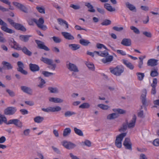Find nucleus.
Wrapping results in <instances>:
<instances>
[{
  "label": "nucleus",
  "instance_id": "obj_1",
  "mask_svg": "<svg viewBox=\"0 0 159 159\" xmlns=\"http://www.w3.org/2000/svg\"><path fill=\"white\" fill-rule=\"evenodd\" d=\"M110 72L116 76H120L124 71V68L122 65H118L115 67L109 68Z\"/></svg>",
  "mask_w": 159,
  "mask_h": 159
},
{
  "label": "nucleus",
  "instance_id": "obj_2",
  "mask_svg": "<svg viewBox=\"0 0 159 159\" xmlns=\"http://www.w3.org/2000/svg\"><path fill=\"white\" fill-rule=\"evenodd\" d=\"M101 56L104 57L102 59V62L104 63H110L112 61L113 58V56L109 55L108 52L106 51H101Z\"/></svg>",
  "mask_w": 159,
  "mask_h": 159
},
{
  "label": "nucleus",
  "instance_id": "obj_3",
  "mask_svg": "<svg viewBox=\"0 0 159 159\" xmlns=\"http://www.w3.org/2000/svg\"><path fill=\"white\" fill-rule=\"evenodd\" d=\"M40 60L45 63L49 65L48 66V68L52 70H55L56 65L55 64L53 63V61L52 59L42 57L41 58Z\"/></svg>",
  "mask_w": 159,
  "mask_h": 159
},
{
  "label": "nucleus",
  "instance_id": "obj_4",
  "mask_svg": "<svg viewBox=\"0 0 159 159\" xmlns=\"http://www.w3.org/2000/svg\"><path fill=\"white\" fill-rule=\"evenodd\" d=\"M33 21L36 24L39 28L42 30H45L47 29V26L43 25L44 23V20L43 18H40L38 20L34 18L33 19Z\"/></svg>",
  "mask_w": 159,
  "mask_h": 159
},
{
  "label": "nucleus",
  "instance_id": "obj_5",
  "mask_svg": "<svg viewBox=\"0 0 159 159\" xmlns=\"http://www.w3.org/2000/svg\"><path fill=\"white\" fill-rule=\"evenodd\" d=\"M127 134L126 133H123L120 134L116 138L115 141V145L117 147L120 148L121 147V142L123 138Z\"/></svg>",
  "mask_w": 159,
  "mask_h": 159
},
{
  "label": "nucleus",
  "instance_id": "obj_6",
  "mask_svg": "<svg viewBox=\"0 0 159 159\" xmlns=\"http://www.w3.org/2000/svg\"><path fill=\"white\" fill-rule=\"evenodd\" d=\"M0 25H2L1 29L4 31L9 34H12L14 33V31L13 30L7 27V24L0 18Z\"/></svg>",
  "mask_w": 159,
  "mask_h": 159
},
{
  "label": "nucleus",
  "instance_id": "obj_7",
  "mask_svg": "<svg viewBox=\"0 0 159 159\" xmlns=\"http://www.w3.org/2000/svg\"><path fill=\"white\" fill-rule=\"evenodd\" d=\"M17 109L16 107H8L6 108L4 111V114L7 115H12L15 114Z\"/></svg>",
  "mask_w": 159,
  "mask_h": 159
},
{
  "label": "nucleus",
  "instance_id": "obj_8",
  "mask_svg": "<svg viewBox=\"0 0 159 159\" xmlns=\"http://www.w3.org/2000/svg\"><path fill=\"white\" fill-rule=\"evenodd\" d=\"M62 145L66 148L70 150L73 149L76 146V145L70 142L64 141L61 143Z\"/></svg>",
  "mask_w": 159,
  "mask_h": 159
},
{
  "label": "nucleus",
  "instance_id": "obj_9",
  "mask_svg": "<svg viewBox=\"0 0 159 159\" xmlns=\"http://www.w3.org/2000/svg\"><path fill=\"white\" fill-rule=\"evenodd\" d=\"M7 124H14L19 128H21L23 126L22 123L17 119H13L9 120Z\"/></svg>",
  "mask_w": 159,
  "mask_h": 159
},
{
  "label": "nucleus",
  "instance_id": "obj_10",
  "mask_svg": "<svg viewBox=\"0 0 159 159\" xmlns=\"http://www.w3.org/2000/svg\"><path fill=\"white\" fill-rule=\"evenodd\" d=\"M17 65L18 66V68H17L18 71L20 72L22 74L26 75L28 74L27 72L24 70V66L23 62L21 61H18L17 62Z\"/></svg>",
  "mask_w": 159,
  "mask_h": 159
},
{
  "label": "nucleus",
  "instance_id": "obj_11",
  "mask_svg": "<svg viewBox=\"0 0 159 159\" xmlns=\"http://www.w3.org/2000/svg\"><path fill=\"white\" fill-rule=\"evenodd\" d=\"M13 4L20 10L25 13H27V8L23 5L17 2H13Z\"/></svg>",
  "mask_w": 159,
  "mask_h": 159
},
{
  "label": "nucleus",
  "instance_id": "obj_12",
  "mask_svg": "<svg viewBox=\"0 0 159 159\" xmlns=\"http://www.w3.org/2000/svg\"><path fill=\"white\" fill-rule=\"evenodd\" d=\"M157 79L156 78L153 79L152 83L151 86L152 87L151 90V94L153 95H155L156 93V87L157 86Z\"/></svg>",
  "mask_w": 159,
  "mask_h": 159
},
{
  "label": "nucleus",
  "instance_id": "obj_13",
  "mask_svg": "<svg viewBox=\"0 0 159 159\" xmlns=\"http://www.w3.org/2000/svg\"><path fill=\"white\" fill-rule=\"evenodd\" d=\"M123 144L126 149L130 150L132 149V144L129 138H125Z\"/></svg>",
  "mask_w": 159,
  "mask_h": 159
},
{
  "label": "nucleus",
  "instance_id": "obj_14",
  "mask_svg": "<svg viewBox=\"0 0 159 159\" xmlns=\"http://www.w3.org/2000/svg\"><path fill=\"white\" fill-rule=\"evenodd\" d=\"M67 67L68 69L70 71L74 72H78L79 71V70L76 66L72 63H69L67 64Z\"/></svg>",
  "mask_w": 159,
  "mask_h": 159
},
{
  "label": "nucleus",
  "instance_id": "obj_15",
  "mask_svg": "<svg viewBox=\"0 0 159 159\" xmlns=\"http://www.w3.org/2000/svg\"><path fill=\"white\" fill-rule=\"evenodd\" d=\"M136 116L135 115H133L132 120L129 123H128V127L129 129L132 128L134 127L136 121Z\"/></svg>",
  "mask_w": 159,
  "mask_h": 159
},
{
  "label": "nucleus",
  "instance_id": "obj_16",
  "mask_svg": "<svg viewBox=\"0 0 159 159\" xmlns=\"http://www.w3.org/2000/svg\"><path fill=\"white\" fill-rule=\"evenodd\" d=\"M21 89L24 92L31 94L32 93V90L30 87L26 86H22L20 87Z\"/></svg>",
  "mask_w": 159,
  "mask_h": 159
},
{
  "label": "nucleus",
  "instance_id": "obj_17",
  "mask_svg": "<svg viewBox=\"0 0 159 159\" xmlns=\"http://www.w3.org/2000/svg\"><path fill=\"white\" fill-rule=\"evenodd\" d=\"M35 42L37 44L38 47L40 49H43L46 51H48L49 49L48 47L45 46L42 42L38 40H35Z\"/></svg>",
  "mask_w": 159,
  "mask_h": 159
},
{
  "label": "nucleus",
  "instance_id": "obj_18",
  "mask_svg": "<svg viewBox=\"0 0 159 159\" xmlns=\"http://www.w3.org/2000/svg\"><path fill=\"white\" fill-rule=\"evenodd\" d=\"M122 45L126 46H130L131 44V41L129 39H124L121 42Z\"/></svg>",
  "mask_w": 159,
  "mask_h": 159
},
{
  "label": "nucleus",
  "instance_id": "obj_19",
  "mask_svg": "<svg viewBox=\"0 0 159 159\" xmlns=\"http://www.w3.org/2000/svg\"><path fill=\"white\" fill-rule=\"evenodd\" d=\"M61 34L67 39L73 40L74 38L70 33L67 32H62Z\"/></svg>",
  "mask_w": 159,
  "mask_h": 159
},
{
  "label": "nucleus",
  "instance_id": "obj_20",
  "mask_svg": "<svg viewBox=\"0 0 159 159\" xmlns=\"http://www.w3.org/2000/svg\"><path fill=\"white\" fill-rule=\"evenodd\" d=\"M125 4L126 7L128 8L130 11L135 12L136 11V8L133 5L131 4L129 2H126Z\"/></svg>",
  "mask_w": 159,
  "mask_h": 159
},
{
  "label": "nucleus",
  "instance_id": "obj_21",
  "mask_svg": "<svg viewBox=\"0 0 159 159\" xmlns=\"http://www.w3.org/2000/svg\"><path fill=\"white\" fill-rule=\"evenodd\" d=\"M29 67L30 70L32 72L37 71L39 70V66L35 64H30Z\"/></svg>",
  "mask_w": 159,
  "mask_h": 159
},
{
  "label": "nucleus",
  "instance_id": "obj_22",
  "mask_svg": "<svg viewBox=\"0 0 159 159\" xmlns=\"http://www.w3.org/2000/svg\"><path fill=\"white\" fill-rule=\"evenodd\" d=\"M158 60L155 59H151L149 60L147 62V65L148 66H153L157 65Z\"/></svg>",
  "mask_w": 159,
  "mask_h": 159
},
{
  "label": "nucleus",
  "instance_id": "obj_23",
  "mask_svg": "<svg viewBox=\"0 0 159 159\" xmlns=\"http://www.w3.org/2000/svg\"><path fill=\"white\" fill-rule=\"evenodd\" d=\"M122 61L123 63L127 67L131 70L134 69V66L130 62L128 61L125 59H123Z\"/></svg>",
  "mask_w": 159,
  "mask_h": 159
},
{
  "label": "nucleus",
  "instance_id": "obj_24",
  "mask_svg": "<svg viewBox=\"0 0 159 159\" xmlns=\"http://www.w3.org/2000/svg\"><path fill=\"white\" fill-rule=\"evenodd\" d=\"M13 27H14L16 29L23 31L25 32L26 30L25 27L20 24L16 23L15 25H14Z\"/></svg>",
  "mask_w": 159,
  "mask_h": 159
},
{
  "label": "nucleus",
  "instance_id": "obj_25",
  "mask_svg": "<svg viewBox=\"0 0 159 159\" xmlns=\"http://www.w3.org/2000/svg\"><path fill=\"white\" fill-rule=\"evenodd\" d=\"M2 64L3 65V67L6 69L9 70L13 68V66L8 62L3 61L2 62Z\"/></svg>",
  "mask_w": 159,
  "mask_h": 159
},
{
  "label": "nucleus",
  "instance_id": "obj_26",
  "mask_svg": "<svg viewBox=\"0 0 159 159\" xmlns=\"http://www.w3.org/2000/svg\"><path fill=\"white\" fill-rule=\"evenodd\" d=\"M158 71V68L157 67L152 69L150 73V75L153 77L157 76L159 75Z\"/></svg>",
  "mask_w": 159,
  "mask_h": 159
},
{
  "label": "nucleus",
  "instance_id": "obj_27",
  "mask_svg": "<svg viewBox=\"0 0 159 159\" xmlns=\"http://www.w3.org/2000/svg\"><path fill=\"white\" fill-rule=\"evenodd\" d=\"M31 37L30 35H20L19 36L20 39L24 42H26L29 40V38Z\"/></svg>",
  "mask_w": 159,
  "mask_h": 159
},
{
  "label": "nucleus",
  "instance_id": "obj_28",
  "mask_svg": "<svg viewBox=\"0 0 159 159\" xmlns=\"http://www.w3.org/2000/svg\"><path fill=\"white\" fill-rule=\"evenodd\" d=\"M104 7L107 11L110 12L114 11H115V9L114 8H113L110 4L109 3H105L104 4Z\"/></svg>",
  "mask_w": 159,
  "mask_h": 159
},
{
  "label": "nucleus",
  "instance_id": "obj_29",
  "mask_svg": "<svg viewBox=\"0 0 159 159\" xmlns=\"http://www.w3.org/2000/svg\"><path fill=\"white\" fill-rule=\"evenodd\" d=\"M85 5L89 9L88 11L91 12H94L95 11V10L93 8V6L89 2L85 3Z\"/></svg>",
  "mask_w": 159,
  "mask_h": 159
},
{
  "label": "nucleus",
  "instance_id": "obj_30",
  "mask_svg": "<svg viewBox=\"0 0 159 159\" xmlns=\"http://www.w3.org/2000/svg\"><path fill=\"white\" fill-rule=\"evenodd\" d=\"M20 50H21L24 53L29 56H31L32 54V52L29 50L25 47H24L23 48H21Z\"/></svg>",
  "mask_w": 159,
  "mask_h": 159
},
{
  "label": "nucleus",
  "instance_id": "obj_31",
  "mask_svg": "<svg viewBox=\"0 0 159 159\" xmlns=\"http://www.w3.org/2000/svg\"><path fill=\"white\" fill-rule=\"evenodd\" d=\"M38 79L40 81L39 84L38 85V86L40 88H43L45 86L44 84L46 83L45 81L41 77H39Z\"/></svg>",
  "mask_w": 159,
  "mask_h": 159
},
{
  "label": "nucleus",
  "instance_id": "obj_32",
  "mask_svg": "<svg viewBox=\"0 0 159 159\" xmlns=\"http://www.w3.org/2000/svg\"><path fill=\"white\" fill-rule=\"evenodd\" d=\"M118 115L116 113H112L108 115L107 117V119L109 120H113L117 118Z\"/></svg>",
  "mask_w": 159,
  "mask_h": 159
},
{
  "label": "nucleus",
  "instance_id": "obj_33",
  "mask_svg": "<svg viewBox=\"0 0 159 159\" xmlns=\"http://www.w3.org/2000/svg\"><path fill=\"white\" fill-rule=\"evenodd\" d=\"M80 43L82 45L84 46H88L90 42L88 40L81 39L79 41Z\"/></svg>",
  "mask_w": 159,
  "mask_h": 159
},
{
  "label": "nucleus",
  "instance_id": "obj_34",
  "mask_svg": "<svg viewBox=\"0 0 159 159\" xmlns=\"http://www.w3.org/2000/svg\"><path fill=\"white\" fill-rule=\"evenodd\" d=\"M43 117L40 116H37L34 118V121L37 123H41L44 120Z\"/></svg>",
  "mask_w": 159,
  "mask_h": 159
},
{
  "label": "nucleus",
  "instance_id": "obj_35",
  "mask_svg": "<svg viewBox=\"0 0 159 159\" xmlns=\"http://www.w3.org/2000/svg\"><path fill=\"white\" fill-rule=\"evenodd\" d=\"M146 93L147 92L145 90V92H144V93H143L141 96L142 102L143 105L144 106H145L147 103L146 99Z\"/></svg>",
  "mask_w": 159,
  "mask_h": 159
},
{
  "label": "nucleus",
  "instance_id": "obj_36",
  "mask_svg": "<svg viewBox=\"0 0 159 159\" xmlns=\"http://www.w3.org/2000/svg\"><path fill=\"white\" fill-rule=\"evenodd\" d=\"M69 46L72 50H77L80 47V46L79 45L75 44H69Z\"/></svg>",
  "mask_w": 159,
  "mask_h": 159
},
{
  "label": "nucleus",
  "instance_id": "obj_37",
  "mask_svg": "<svg viewBox=\"0 0 159 159\" xmlns=\"http://www.w3.org/2000/svg\"><path fill=\"white\" fill-rule=\"evenodd\" d=\"M112 110L114 112L118 113L120 114H123L126 113V111L125 110L121 109H113Z\"/></svg>",
  "mask_w": 159,
  "mask_h": 159
},
{
  "label": "nucleus",
  "instance_id": "obj_38",
  "mask_svg": "<svg viewBox=\"0 0 159 159\" xmlns=\"http://www.w3.org/2000/svg\"><path fill=\"white\" fill-rule=\"evenodd\" d=\"M136 75L137 76L138 80L140 81L143 80L145 76L144 74L143 73L137 72Z\"/></svg>",
  "mask_w": 159,
  "mask_h": 159
},
{
  "label": "nucleus",
  "instance_id": "obj_39",
  "mask_svg": "<svg viewBox=\"0 0 159 159\" xmlns=\"http://www.w3.org/2000/svg\"><path fill=\"white\" fill-rule=\"evenodd\" d=\"M3 122L7 124V119L6 117L0 113V125L2 124Z\"/></svg>",
  "mask_w": 159,
  "mask_h": 159
},
{
  "label": "nucleus",
  "instance_id": "obj_40",
  "mask_svg": "<svg viewBox=\"0 0 159 159\" xmlns=\"http://www.w3.org/2000/svg\"><path fill=\"white\" fill-rule=\"evenodd\" d=\"M71 130L70 128H67L65 129L63 132V136L64 137L66 136L69 135L71 133Z\"/></svg>",
  "mask_w": 159,
  "mask_h": 159
},
{
  "label": "nucleus",
  "instance_id": "obj_41",
  "mask_svg": "<svg viewBox=\"0 0 159 159\" xmlns=\"http://www.w3.org/2000/svg\"><path fill=\"white\" fill-rule=\"evenodd\" d=\"M128 122L125 124H123L122 126L119 129V131L120 132H124L127 129Z\"/></svg>",
  "mask_w": 159,
  "mask_h": 159
},
{
  "label": "nucleus",
  "instance_id": "obj_42",
  "mask_svg": "<svg viewBox=\"0 0 159 159\" xmlns=\"http://www.w3.org/2000/svg\"><path fill=\"white\" fill-rule=\"evenodd\" d=\"M146 57L145 56H143L142 57H139L140 61L139 62L138 67L139 68H141L142 67L143 64V61L144 59Z\"/></svg>",
  "mask_w": 159,
  "mask_h": 159
},
{
  "label": "nucleus",
  "instance_id": "obj_43",
  "mask_svg": "<svg viewBox=\"0 0 159 159\" xmlns=\"http://www.w3.org/2000/svg\"><path fill=\"white\" fill-rule=\"evenodd\" d=\"M74 131L75 133L77 134L80 136H83L84 134L82 131L76 127L74 128Z\"/></svg>",
  "mask_w": 159,
  "mask_h": 159
},
{
  "label": "nucleus",
  "instance_id": "obj_44",
  "mask_svg": "<svg viewBox=\"0 0 159 159\" xmlns=\"http://www.w3.org/2000/svg\"><path fill=\"white\" fill-rule=\"evenodd\" d=\"M11 48L17 50H20L21 49V47L16 42H14L13 44L11 46Z\"/></svg>",
  "mask_w": 159,
  "mask_h": 159
},
{
  "label": "nucleus",
  "instance_id": "obj_45",
  "mask_svg": "<svg viewBox=\"0 0 159 159\" xmlns=\"http://www.w3.org/2000/svg\"><path fill=\"white\" fill-rule=\"evenodd\" d=\"M49 100L50 102L55 103L60 102V98H58L50 97L49 98Z\"/></svg>",
  "mask_w": 159,
  "mask_h": 159
},
{
  "label": "nucleus",
  "instance_id": "obj_46",
  "mask_svg": "<svg viewBox=\"0 0 159 159\" xmlns=\"http://www.w3.org/2000/svg\"><path fill=\"white\" fill-rule=\"evenodd\" d=\"M60 25L65 26L66 29H68L69 27V25L67 22L65 20L60 18Z\"/></svg>",
  "mask_w": 159,
  "mask_h": 159
},
{
  "label": "nucleus",
  "instance_id": "obj_47",
  "mask_svg": "<svg viewBox=\"0 0 159 159\" xmlns=\"http://www.w3.org/2000/svg\"><path fill=\"white\" fill-rule=\"evenodd\" d=\"M90 106V105L88 103L84 102L79 107L83 109L88 108Z\"/></svg>",
  "mask_w": 159,
  "mask_h": 159
},
{
  "label": "nucleus",
  "instance_id": "obj_48",
  "mask_svg": "<svg viewBox=\"0 0 159 159\" xmlns=\"http://www.w3.org/2000/svg\"><path fill=\"white\" fill-rule=\"evenodd\" d=\"M130 29L133 31V32L135 33L139 34H140V31L136 27L134 26H130Z\"/></svg>",
  "mask_w": 159,
  "mask_h": 159
},
{
  "label": "nucleus",
  "instance_id": "obj_49",
  "mask_svg": "<svg viewBox=\"0 0 159 159\" xmlns=\"http://www.w3.org/2000/svg\"><path fill=\"white\" fill-rule=\"evenodd\" d=\"M48 89L51 93H56L58 92V90L56 88H52L49 87L48 88Z\"/></svg>",
  "mask_w": 159,
  "mask_h": 159
},
{
  "label": "nucleus",
  "instance_id": "obj_50",
  "mask_svg": "<svg viewBox=\"0 0 159 159\" xmlns=\"http://www.w3.org/2000/svg\"><path fill=\"white\" fill-rule=\"evenodd\" d=\"M111 23V21L110 20L106 19L104 20L101 24L102 25H110Z\"/></svg>",
  "mask_w": 159,
  "mask_h": 159
},
{
  "label": "nucleus",
  "instance_id": "obj_51",
  "mask_svg": "<svg viewBox=\"0 0 159 159\" xmlns=\"http://www.w3.org/2000/svg\"><path fill=\"white\" fill-rule=\"evenodd\" d=\"M6 92L8 93L9 95L11 97H13L15 96V92L9 89H7L6 90Z\"/></svg>",
  "mask_w": 159,
  "mask_h": 159
},
{
  "label": "nucleus",
  "instance_id": "obj_52",
  "mask_svg": "<svg viewBox=\"0 0 159 159\" xmlns=\"http://www.w3.org/2000/svg\"><path fill=\"white\" fill-rule=\"evenodd\" d=\"M98 106L101 109L106 110L109 107V106L107 105H105L103 104H99L98 105Z\"/></svg>",
  "mask_w": 159,
  "mask_h": 159
},
{
  "label": "nucleus",
  "instance_id": "obj_53",
  "mask_svg": "<svg viewBox=\"0 0 159 159\" xmlns=\"http://www.w3.org/2000/svg\"><path fill=\"white\" fill-rule=\"evenodd\" d=\"M75 114V113L74 112L70 111H67L66 112L65 114V116L66 117H69L70 116H71L72 115H74Z\"/></svg>",
  "mask_w": 159,
  "mask_h": 159
},
{
  "label": "nucleus",
  "instance_id": "obj_54",
  "mask_svg": "<svg viewBox=\"0 0 159 159\" xmlns=\"http://www.w3.org/2000/svg\"><path fill=\"white\" fill-rule=\"evenodd\" d=\"M42 74L45 77H48L51 75H53V73L51 72H49L47 71H43L42 72Z\"/></svg>",
  "mask_w": 159,
  "mask_h": 159
},
{
  "label": "nucleus",
  "instance_id": "obj_55",
  "mask_svg": "<svg viewBox=\"0 0 159 159\" xmlns=\"http://www.w3.org/2000/svg\"><path fill=\"white\" fill-rule=\"evenodd\" d=\"M70 7L73 8L75 10H79L80 8V7L79 5L76 4L75 5L71 4L70 5Z\"/></svg>",
  "mask_w": 159,
  "mask_h": 159
},
{
  "label": "nucleus",
  "instance_id": "obj_56",
  "mask_svg": "<svg viewBox=\"0 0 159 159\" xmlns=\"http://www.w3.org/2000/svg\"><path fill=\"white\" fill-rule=\"evenodd\" d=\"M82 143L86 146L89 147H91V142L88 140H86L84 142H82Z\"/></svg>",
  "mask_w": 159,
  "mask_h": 159
},
{
  "label": "nucleus",
  "instance_id": "obj_57",
  "mask_svg": "<svg viewBox=\"0 0 159 159\" xmlns=\"http://www.w3.org/2000/svg\"><path fill=\"white\" fill-rule=\"evenodd\" d=\"M96 47L98 48L101 49L102 48H103L105 49H107L106 47L103 44L101 43H98L96 45Z\"/></svg>",
  "mask_w": 159,
  "mask_h": 159
},
{
  "label": "nucleus",
  "instance_id": "obj_58",
  "mask_svg": "<svg viewBox=\"0 0 159 159\" xmlns=\"http://www.w3.org/2000/svg\"><path fill=\"white\" fill-rule=\"evenodd\" d=\"M60 111V107H52V112H55Z\"/></svg>",
  "mask_w": 159,
  "mask_h": 159
},
{
  "label": "nucleus",
  "instance_id": "obj_59",
  "mask_svg": "<svg viewBox=\"0 0 159 159\" xmlns=\"http://www.w3.org/2000/svg\"><path fill=\"white\" fill-rule=\"evenodd\" d=\"M14 42H15V41L12 38H10L8 40L9 44L11 46V47L13 44Z\"/></svg>",
  "mask_w": 159,
  "mask_h": 159
},
{
  "label": "nucleus",
  "instance_id": "obj_60",
  "mask_svg": "<svg viewBox=\"0 0 159 159\" xmlns=\"http://www.w3.org/2000/svg\"><path fill=\"white\" fill-rule=\"evenodd\" d=\"M87 67L90 70H94V65L92 63H88L87 64Z\"/></svg>",
  "mask_w": 159,
  "mask_h": 159
},
{
  "label": "nucleus",
  "instance_id": "obj_61",
  "mask_svg": "<svg viewBox=\"0 0 159 159\" xmlns=\"http://www.w3.org/2000/svg\"><path fill=\"white\" fill-rule=\"evenodd\" d=\"M112 29L116 31H120L123 30V27H118L117 26H114L112 28Z\"/></svg>",
  "mask_w": 159,
  "mask_h": 159
},
{
  "label": "nucleus",
  "instance_id": "obj_62",
  "mask_svg": "<svg viewBox=\"0 0 159 159\" xmlns=\"http://www.w3.org/2000/svg\"><path fill=\"white\" fill-rule=\"evenodd\" d=\"M36 8L39 12L44 13H45V10L42 7L37 6L36 7Z\"/></svg>",
  "mask_w": 159,
  "mask_h": 159
},
{
  "label": "nucleus",
  "instance_id": "obj_63",
  "mask_svg": "<svg viewBox=\"0 0 159 159\" xmlns=\"http://www.w3.org/2000/svg\"><path fill=\"white\" fill-rule=\"evenodd\" d=\"M153 144L155 146H159V139H155L153 141Z\"/></svg>",
  "mask_w": 159,
  "mask_h": 159
},
{
  "label": "nucleus",
  "instance_id": "obj_64",
  "mask_svg": "<svg viewBox=\"0 0 159 159\" xmlns=\"http://www.w3.org/2000/svg\"><path fill=\"white\" fill-rule=\"evenodd\" d=\"M117 52L122 56H125L126 55V52L123 51L121 50H116Z\"/></svg>",
  "mask_w": 159,
  "mask_h": 159
}]
</instances>
